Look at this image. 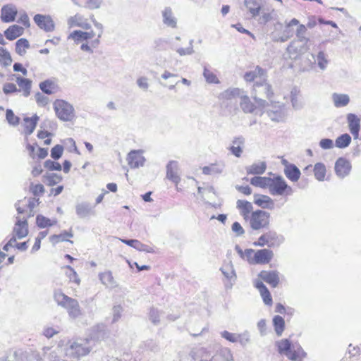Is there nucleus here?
<instances>
[{
  "label": "nucleus",
  "instance_id": "8fccbe9b",
  "mask_svg": "<svg viewBox=\"0 0 361 361\" xmlns=\"http://www.w3.org/2000/svg\"><path fill=\"white\" fill-rule=\"evenodd\" d=\"M298 27L295 32V35L299 42L304 44H307L310 42V39L306 36L307 27L302 24H298Z\"/></svg>",
  "mask_w": 361,
  "mask_h": 361
},
{
  "label": "nucleus",
  "instance_id": "a19ab883",
  "mask_svg": "<svg viewBox=\"0 0 361 361\" xmlns=\"http://www.w3.org/2000/svg\"><path fill=\"white\" fill-rule=\"evenodd\" d=\"M224 164L215 163L202 168V173L205 175H218L223 172Z\"/></svg>",
  "mask_w": 361,
  "mask_h": 361
},
{
  "label": "nucleus",
  "instance_id": "052dcab7",
  "mask_svg": "<svg viewBox=\"0 0 361 361\" xmlns=\"http://www.w3.org/2000/svg\"><path fill=\"white\" fill-rule=\"evenodd\" d=\"M100 43V39H95L92 40L90 44L83 43L80 46V49L87 51L90 54H92L94 52L93 49L97 48Z\"/></svg>",
  "mask_w": 361,
  "mask_h": 361
},
{
  "label": "nucleus",
  "instance_id": "58836bf2",
  "mask_svg": "<svg viewBox=\"0 0 361 361\" xmlns=\"http://www.w3.org/2000/svg\"><path fill=\"white\" fill-rule=\"evenodd\" d=\"M121 241L130 246V247H134L135 249L139 250V251H144V252H153V248L147 245H145V244H142V243H140L139 240H126V239H122Z\"/></svg>",
  "mask_w": 361,
  "mask_h": 361
},
{
  "label": "nucleus",
  "instance_id": "0e129e2a",
  "mask_svg": "<svg viewBox=\"0 0 361 361\" xmlns=\"http://www.w3.org/2000/svg\"><path fill=\"white\" fill-rule=\"evenodd\" d=\"M238 341L243 347H245L246 345L250 343V334L249 331H245L243 333L238 334Z\"/></svg>",
  "mask_w": 361,
  "mask_h": 361
},
{
  "label": "nucleus",
  "instance_id": "bb28decb",
  "mask_svg": "<svg viewBox=\"0 0 361 361\" xmlns=\"http://www.w3.org/2000/svg\"><path fill=\"white\" fill-rule=\"evenodd\" d=\"M212 357L214 361H231L233 360V354L229 348L221 347Z\"/></svg>",
  "mask_w": 361,
  "mask_h": 361
},
{
  "label": "nucleus",
  "instance_id": "f704fd0d",
  "mask_svg": "<svg viewBox=\"0 0 361 361\" xmlns=\"http://www.w3.org/2000/svg\"><path fill=\"white\" fill-rule=\"evenodd\" d=\"M24 29L17 25H13L5 30L4 35L7 39L14 40L23 34Z\"/></svg>",
  "mask_w": 361,
  "mask_h": 361
},
{
  "label": "nucleus",
  "instance_id": "5fc2aeb1",
  "mask_svg": "<svg viewBox=\"0 0 361 361\" xmlns=\"http://www.w3.org/2000/svg\"><path fill=\"white\" fill-rule=\"evenodd\" d=\"M39 86L42 92L47 94H53L54 89L56 87L55 83L50 80H46L43 82H41Z\"/></svg>",
  "mask_w": 361,
  "mask_h": 361
},
{
  "label": "nucleus",
  "instance_id": "f3484780",
  "mask_svg": "<svg viewBox=\"0 0 361 361\" xmlns=\"http://www.w3.org/2000/svg\"><path fill=\"white\" fill-rule=\"evenodd\" d=\"M68 25L70 27L78 26L84 30H90L92 26L83 16L77 13L68 20Z\"/></svg>",
  "mask_w": 361,
  "mask_h": 361
},
{
  "label": "nucleus",
  "instance_id": "680f3d73",
  "mask_svg": "<svg viewBox=\"0 0 361 361\" xmlns=\"http://www.w3.org/2000/svg\"><path fill=\"white\" fill-rule=\"evenodd\" d=\"M168 44V41L164 38H157L154 40L153 48L156 51L165 50Z\"/></svg>",
  "mask_w": 361,
  "mask_h": 361
},
{
  "label": "nucleus",
  "instance_id": "864d4df0",
  "mask_svg": "<svg viewBox=\"0 0 361 361\" xmlns=\"http://www.w3.org/2000/svg\"><path fill=\"white\" fill-rule=\"evenodd\" d=\"M12 61L10 53L6 49L0 47V65L7 67L11 66Z\"/></svg>",
  "mask_w": 361,
  "mask_h": 361
},
{
  "label": "nucleus",
  "instance_id": "de8ad7c7",
  "mask_svg": "<svg viewBox=\"0 0 361 361\" xmlns=\"http://www.w3.org/2000/svg\"><path fill=\"white\" fill-rule=\"evenodd\" d=\"M273 325L274 331L278 336L282 335L285 329V321L283 318L279 315H276L273 318Z\"/></svg>",
  "mask_w": 361,
  "mask_h": 361
},
{
  "label": "nucleus",
  "instance_id": "b1692460",
  "mask_svg": "<svg viewBox=\"0 0 361 361\" xmlns=\"http://www.w3.org/2000/svg\"><path fill=\"white\" fill-rule=\"evenodd\" d=\"M13 77H15L16 81L20 87L19 90L23 91V96L27 97L30 94L32 80L19 75H13Z\"/></svg>",
  "mask_w": 361,
  "mask_h": 361
},
{
  "label": "nucleus",
  "instance_id": "aec40b11",
  "mask_svg": "<svg viewBox=\"0 0 361 361\" xmlns=\"http://www.w3.org/2000/svg\"><path fill=\"white\" fill-rule=\"evenodd\" d=\"M162 21L164 25L171 28L177 27V18L174 16L172 9L170 7H166L161 11Z\"/></svg>",
  "mask_w": 361,
  "mask_h": 361
},
{
  "label": "nucleus",
  "instance_id": "37998d69",
  "mask_svg": "<svg viewBox=\"0 0 361 361\" xmlns=\"http://www.w3.org/2000/svg\"><path fill=\"white\" fill-rule=\"evenodd\" d=\"M236 207L240 210V214L244 217L245 219H247L249 214L252 210V204L246 200H238L236 202Z\"/></svg>",
  "mask_w": 361,
  "mask_h": 361
},
{
  "label": "nucleus",
  "instance_id": "dca6fc26",
  "mask_svg": "<svg viewBox=\"0 0 361 361\" xmlns=\"http://www.w3.org/2000/svg\"><path fill=\"white\" fill-rule=\"evenodd\" d=\"M189 355L194 360L214 361L210 352L204 348H193L191 350Z\"/></svg>",
  "mask_w": 361,
  "mask_h": 361
},
{
  "label": "nucleus",
  "instance_id": "6e6d98bb",
  "mask_svg": "<svg viewBox=\"0 0 361 361\" xmlns=\"http://www.w3.org/2000/svg\"><path fill=\"white\" fill-rule=\"evenodd\" d=\"M29 42L25 38L19 39L16 43V51L20 56L26 52V49L29 48Z\"/></svg>",
  "mask_w": 361,
  "mask_h": 361
},
{
  "label": "nucleus",
  "instance_id": "7ed1b4c3",
  "mask_svg": "<svg viewBox=\"0 0 361 361\" xmlns=\"http://www.w3.org/2000/svg\"><path fill=\"white\" fill-rule=\"evenodd\" d=\"M56 116L63 121H71L75 117L72 104L63 99H56L53 104Z\"/></svg>",
  "mask_w": 361,
  "mask_h": 361
},
{
  "label": "nucleus",
  "instance_id": "5701e85b",
  "mask_svg": "<svg viewBox=\"0 0 361 361\" xmlns=\"http://www.w3.org/2000/svg\"><path fill=\"white\" fill-rule=\"evenodd\" d=\"M94 36L95 33L92 30L90 32L74 30L70 34L68 38L73 39L76 43H80L92 39Z\"/></svg>",
  "mask_w": 361,
  "mask_h": 361
},
{
  "label": "nucleus",
  "instance_id": "473e14b6",
  "mask_svg": "<svg viewBox=\"0 0 361 361\" xmlns=\"http://www.w3.org/2000/svg\"><path fill=\"white\" fill-rule=\"evenodd\" d=\"M75 212L78 216L80 219H85L93 214L92 207L87 202L78 204L75 207Z\"/></svg>",
  "mask_w": 361,
  "mask_h": 361
},
{
  "label": "nucleus",
  "instance_id": "ddd939ff",
  "mask_svg": "<svg viewBox=\"0 0 361 361\" xmlns=\"http://www.w3.org/2000/svg\"><path fill=\"white\" fill-rule=\"evenodd\" d=\"M278 16L274 8H263L259 12V16H257V21L261 25H266L268 22L276 20Z\"/></svg>",
  "mask_w": 361,
  "mask_h": 361
},
{
  "label": "nucleus",
  "instance_id": "79ce46f5",
  "mask_svg": "<svg viewBox=\"0 0 361 361\" xmlns=\"http://www.w3.org/2000/svg\"><path fill=\"white\" fill-rule=\"evenodd\" d=\"M298 24L299 21L296 18H293L290 22L287 23L283 31L282 36L280 37V41L283 42L291 37L293 35V30L291 27L298 25Z\"/></svg>",
  "mask_w": 361,
  "mask_h": 361
},
{
  "label": "nucleus",
  "instance_id": "0eeeda50",
  "mask_svg": "<svg viewBox=\"0 0 361 361\" xmlns=\"http://www.w3.org/2000/svg\"><path fill=\"white\" fill-rule=\"evenodd\" d=\"M33 20L40 29L47 32H52L55 29V23L49 15L36 14Z\"/></svg>",
  "mask_w": 361,
  "mask_h": 361
},
{
  "label": "nucleus",
  "instance_id": "f257e3e1",
  "mask_svg": "<svg viewBox=\"0 0 361 361\" xmlns=\"http://www.w3.org/2000/svg\"><path fill=\"white\" fill-rule=\"evenodd\" d=\"M54 298L58 305L66 310L71 318L76 319L82 314L78 301L65 295L61 290L54 291Z\"/></svg>",
  "mask_w": 361,
  "mask_h": 361
},
{
  "label": "nucleus",
  "instance_id": "774afa93",
  "mask_svg": "<svg viewBox=\"0 0 361 361\" xmlns=\"http://www.w3.org/2000/svg\"><path fill=\"white\" fill-rule=\"evenodd\" d=\"M44 166L49 171H61V165L56 161L48 159L45 161Z\"/></svg>",
  "mask_w": 361,
  "mask_h": 361
},
{
  "label": "nucleus",
  "instance_id": "72a5a7b5",
  "mask_svg": "<svg viewBox=\"0 0 361 361\" xmlns=\"http://www.w3.org/2000/svg\"><path fill=\"white\" fill-rule=\"evenodd\" d=\"M276 345L278 348V352L286 355L288 358L292 350L293 344L289 339H281L276 342Z\"/></svg>",
  "mask_w": 361,
  "mask_h": 361
},
{
  "label": "nucleus",
  "instance_id": "9d476101",
  "mask_svg": "<svg viewBox=\"0 0 361 361\" xmlns=\"http://www.w3.org/2000/svg\"><path fill=\"white\" fill-rule=\"evenodd\" d=\"M346 118L350 133L353 135L354 139H357L360 130V118L355 114L350 113L347 115Z\"/></svg>",
  "mask_w": 361,
  "mask_h": 361
},
{
  "label": "nucleus",
  "instance_id": "1a4fd4ad",
  "mask_svg": "<svg viewBox=\"0 0 361 361\" xmlns=\"http://www.w3.org/2000/svg\"><path fill=\"white\" fill-rule=\"evenodd\" d=\"M18 13V9L14 4H8L2 6L1 18L4 23L13 22Z\"/></svg>",
  "mask_w": 361,
  "mask_h": 361
},
{
  "label": "nucleus",
  "instance_id": "2f4dec72",
  "mask_svg": "<svg viewBox=\"0 0 361 361\" xmlns=\"http://www.w3.org/2000/svg\"><path fill=\"white\" fill-rule=\"evenodd\" d=\"M99 280L102 283L110 288H114L118 286L116 281L114 280L112 272L106 271L99 274Z\"/></svg>",
  "mask_w": 361,
  "mask_h": 361
},
{
  "label": "nucleus",
  "instance_id": "ea45409f",
  "mask_svg": "<svg viewBox=\"0 0 361 361\" xmlns=\"http://www.w3.org/2000/svg\"><path fill=\"white\" fill-rule=\"evenodd\" d=\"M265 75V71L262 68L257 66L252 71L246 72L244 75V79L247 82H252L255 80H261Z\"/></svg>",
  "mask_w": 361,
  "mask_h": 361
},
{
  "label": "nucleus",
  "instance_id": "338daca9",
  "mask_svg": "<svg viewBox=\"0 0 361 361\" xmlns=\"http://www.w3.org/2000/svg\"><path fill=\"white\" fill-rule=\"evenodd\" d=\"M63 147L60 145H55L51 150V157L54 160H57L62 156Z\"/></svg>",
  "mask_w": 361,
  "mask_h": 361
},
{
  "label": "nucleus",
  "instance_id": "423d86ee",
  "mask_svg": "<svg viewBox=\"0 0 361 361\" xmlns=\"http://www.w3.org/2000/svg\"><path fill=\"white\" fill-rule=\"evenodd\" d=\"M90 352V349L86 345V343L73 341L70 343L66 349V356L78 360L80 357L87 355Z\"/></svg>",
  "mask_w": 361,
  "mask_h": 361
},
{
  "label": "nucleus",
  "instance_id": "c03bdc74",
  "mask_svg": "<svg viewBox=\"0 0 361 361\" xmlns=\"http://www.w3.org/2000/svg\"><path fill=\"white\" fill-rule=\"evenodd\" d=\"M240 99V106L243 112L246 114L252 113L255 109V105L251 102L250 98L245 94V92Z\"/></svg>",
  "mask_w": 361,
  "mask_h": 361
},
{
  "label": "nucleus",
  "instance_id": "cd10ccee",
  "mask_svg": "<svg viewBox=\"0 0 361 361\" xmlns=\"http://www.w3.org/2000/svg\"><path fill=\"white\" fill-rule=\"evenodd\" d=\"M254 202L259 207L264 209H273L274 202L271 197L264 195H255Z\"/></svg>",
  "mask_w": 361,
  "mask_h": 361
},
{
  "label": "nucleus",
  "instance_id": "412c9836",
  "mask_svg": "<svg viewBox=\"0 0 361 361\" xmlns=\"http://www.w3.org/2000/svg\"><path fill=\"white\" fill-rule=\"evenodd\" d=\"M267 240V246L269 247H276L280 246L284 242V237L279 235L274 231H269L265 233Z\"/></svg>",
  "mask_w": 361,
  "mask_h": 361
},
{
  "label": "nucleus",
  "instance_id": "6ab92c4d",
  "mask_svg": "<svg viewBox=\"0 0 361 361\" xmlns=\"http://www.w3.org/2000/svg\"><path fill=\"white\" fill-rule=\"evenodd\" d=\"M259 276L274 288L279 285V272L276 271H262L259 273Z\"/></svg>",
  "mask_w": 361,
  "mask_h": 361
},
{
  "label": "nucleus",
  "instance_id": "e2e57ef3",
  "mask_svg": "<svg viewBox=\"0 0 361 361\" xmlns=\"http://www.w3.org/2000/svg\"><path fill=\"white\" fill-rule=\"evenodd\" d=\"M6 120L8 123L12 126H17L20 122L19 117L15 116L13 111L11 109H7L6 113Z\"/></svg>",
  "mask_w": 361,
  "mask_h": 361
},
{
  "label": "nucleus",
  "instance_id": "f03ea898",
  "mask_svg": "<svg viewBox=\"0 0 361 361\" xmlns=\"http://www.w3.org/2000/svg\"><path fill=\"white\" fill-rule=\"evenodd\" d=\"M254 95L253 98L260 108H264L267 105V102L262 97H266L271 100L274 95L271 86L267 82L265 77H262L261 80H256L253 86Z\"/></svg>",
  "mask_w": 361,
  "mask_h": 361
},
{
  "label": "nucleus",
  "instance_id": "a878e982",
  "mask_svg": "<svg viewBox=\"0 0 361 361\" xmlns=\"http://www.w3.org/2000/svg\"><path fill=\"white\" fill-rule=\"evenodd\" d=\"M307 353L299 343L293 344L292 350L288 359L292 361H302L306 357Z\"/></svg>",
  "mask_w": 361,
  "mask_h": 361
},
{
  "label": "nucleus",
  "instance_id": "c85d7f7f",
  "mask_svg": "<svg viewBox=\"0 0 361 361\" xmlns=\"http://www.w3.org/2000/svg\"><path fill=\"white\" fill-rule=\"evenodd\" d=\"M332 101L336 108L346 106L350 103V97L347 94L333 93Z\"/></svg>",
  "mask_w": 361,
  "mask_h": 361
},
{
  "label": "nucleus",
  "instance_id": "3c124183",
  "mask_svg": "<svg viewBox=\"0 0 361 361\" xmlns=\"http://www.w3.org/2000/svg\"><path fill=\"white\" fill-rule=\"evenodd\" d=\"M351 142V137L348 133L342 134L338 136L335 141L336 147L343 149L349 146Z\"/></svg>",
  "mask_w": 361,
  "mask_h": 361
},
{
  "label": "nucleus",
  "instance_id": "4c0bfd02",
  "mask_svg": "<svg viewBox=\"0 0 361 361\" xmlns=\"http://www.w3.org/2000/svg\"><path fill=\"white\" fill-rule=\"evenodd\" d=\"M255 287L260 292L261 296L263 298V301L266 305H270L272 303V298L271 294L266 287V286L263 283L262 281H258L255 283Z\"/></svg>",
  "mask_w": 361,
  "mask_h": 361
},
{
  "label": "nucleus",
  "instance_id": "c756f323",
  "mask_svg": "<svg viewBox=\"0 0 361 361\" xmlns=\"http://www.w3.org/2000/svg\"><path fill=\"white\" fill-rule=\"evenodd\" d=\"M245 169L248 175H262L267 169V163L265 161L255 162L247 166Z\"/></svg>",
  "mask_w": 361,
  "mask_h": 361
},
{
  "label": "nucleus",
  "instance_id": "a211bd4d",
  "mask_svg": "<svg viewBox=\"0 0 361 361\" xmlns=\"http://www.w3.org/2000/svg\"><path fill=\"white\" fill-rule=\"evenodd\" d=\"M244 4L250 16L257 18L262 7V0H244Z\"/></svg>",
  "mask_w": 361,
  "mask_h": 361
},
{
  "label": "nucleus",
  "instance_id": "49530a36",
  "mask_svg": "<svg viewBox=\"0 0 361 361\" xmlns=\"http://www.w3.org/2000/svg\"><path fill=\"white\" fill-rule=\"evenodd\" d=\"M315 61H317L318 67L322 70L324 71L326 69L329 64V59H327L326 54L323 51H319L318 54L314 56Z\"/></svg>",
  "mask_w": 361,
  "mask_h": 361
},
{
  "label": "nucleus",
  "instance_id": "69168bd1",
  "mask_svg": "<svg viewBox=\"0 0 361 361\" xmlns=\"http://www.w3.org/2000/svg\"><path fill=\"white\" fill-rule=\"evenodd\" d=\"M47 183L49 185H55L57 183H60L62 180V177L61 175H58L56 173H49L46 176Z\"/></svg>",
  "mask_w": 361,
  "mask_h": 361
},
{
  "label": "nucleus",
  "instance_id": "e433bc0d",
  "mask_svg": "<svg viewBox=\"0 0 361 361\" xmlns=\"http://www.w3.org/2000/svg\"><path fill=\"white\" fill-rule=\"evenodd\" d=\"M284 173L293 182L298 181L301 174L300 169L295 164L288 165L287 167H285Z\"/></svg>",
  "mask_w": 361,
  "mask_h": 361
},
{
  "label": "nucleus",
  "instance_id": "7c9ffc66",
  "mask_svg": "<svg viewBox=\"0 0 361 361\" xmlns=\"http://www.w3.org/2000/svg\"><path fill=\"white\" fill-rule=\"evenodd\" d=\"M24 133L26 135H31L35 130L37 122L39 121V116L37 115H34L32 117H25L24 118Z\"/></svg>",
  "mask_w": 361,
  "mask_h": 361
},
{
  "label": "nucleus",
  "instance_id": "20e7f679",
  "mask_svg": "<svg viewBox=\"0 0 361 361\" xmlns=\"http://www.w3.org/2000/svg\"><path fill=\"white\" fill-rule=\"evenodd\" d=\"M268 189L272 195H290L293 193L292 188L288 185L283 178L280 176L271 178Z\"/></svg>",
  "mask_w": 361,
  "mask_h": 361
},
{
  "label": "nucleus",
  "instance_id": "9b49d317",
  "mask_svg": "<svg viewBox=\"0 0 361 361\" xmlns=\"http://www.w3.org/2000/svg\"><path fill=\"white\" fill-rule=\"evenodd\" d=\"M128 164L130 168H138L142 166L145 161V157L140 151L133 150L130 152L127 157Z\"/></svg>",
  "mask_w": 361,
  "mask_h": 361
},
{
  "label": "nucleus",
  "instance_id": "39448f33",
  "mask_svg": "<svg viewBox=\"0 0 361 361\" xmlns=\"http://www.w3.org/2000/svg\"><path fill=\"white\" fill-rule=\"evenodd\" d=\"M270 214L263 210L253 212L250 219V225L253 230L267 228L269 226Z\"/></svg>",
  "mask_w": 361,
  "mask_h": 361
},
{
  "label": "nucleus",
  "instance_id": "603ef678",
  "mask_svg": "<svg viewBox=\"0 0 361 361\" xmlns=\"http://www.w3.org/2000/svg\"><path fill=\"white\" fill-rule=\"evenodd\" d=\"M326 166L322 163H317L314 166V174L315 178L319 181H323L326 176Z\"/></svg>",
  "mask_w": 361,
  "mask_h": 361
},
{
  "label": "nucleus",
  "instance_id": "4d7b16f0",
  "mask_svg": "<svg viewBox=\"0 0 361 361\" xmlns=\"http://www.w3.org/2000/svg\"><path fill=\"white\" fill-rule=\"evenodd\" d=\"M56 221H51V219L42 215H37L36 217V224L38 227L44 228L48 226H51L56 224Z\"/></svg>",
  "mask_w": 361,
  "mask_h": 361
},
{
  "label": "nucleus",
  "instance_id": "2eb2a0df",
  "mask_svg": "<svg viewBox=\"0 0 361 361\" xmlns=\"http://www.w3.org/2000/svg\"><path fill=\"white\" fill-rule=\"evenodd\" d=\"M166 178L173 183L178 184L180 178L178 174V163L176 161H170L166 166Z\"/></svg>",
  "mask_w": 361,
  "mask_h": 361
},
{
  "label": "nucleus",
  "instance_id": "f8f14e48",
  "mask_svg": "<svg viewBox=\"0 0 361 361\" xmlns=\"http://www.w3.org/2000/svg\"><path fill=\"white\" fill-rule=\"evenodd\" d=\"M274 257V252L269 249L258 250L254 254L255 264H264L269 263Z\"/></svg>",
  "mask_w": 361,
  "mask_h": 361
},
{
  "label": "nucleus",
  "instance_id": "393cba45",
  "mask_svg": "<svg viewBox=\"0 0 361 361\" xmlns=\"http://www.w3.org/2000/svg\"><path fill=\"white\" fill-rule=\"evenodd\" d=\"M268 116L273 121L280 122L285 118V111L283 105L273 106L271 109L267 111Z\"/></svg>",
  "mask_w": 361,
  "mask_h": 361
},
{
  "label": "nucleus",
  "instance_id": "13d9d810",
  "mask_svg": "<svg viewBox=\"0 0 361 361\" xmlns=\"http://www.w3.org/2000/svg\"><path fill=\"white\" fill-rule=\"evenodd\" d=\"M71 232L64 231L59 235H53L50 237V241L54 245L59 242L69 241L67 238L73 237Z\"/></svg>",
  "mask_w": 361,
  "mask_h": 361
},
{
  "label": "nucleus",
  "instance_id": "c9c22d12",
  "mask_svg": "<svg viewBox=\"0 0 361 361\" xmlns=\"http://www.w3.org/2000/svg\"><path fill=\"white\" fill-rule=\"evenodd\" d=\"M244 92H245L241 89L237 87H231L221 92L220 94V98L227 100H231L237 97L240 98Z\"/></svg>",
  "mask_w": 361,
  "mask_h": 361
},
{
  "label": "nucleus",
  "instance_id": "a18cd8bd",
  "mask_svg": "<svg viewBox=\"0 0 361 361\" xmlns=\"http://www.w3.org/2000/svg\"><path fill=\"white\" fill-rule=\"evenodd\" d=\"M193 39H190L189 42V46L187 48L178 47L175 44H172L171 48L176 51V53L180 56L192 55L194 53L193 49Z\"/></svg>",
  "mask_w": 361,
  "mask_h": 361
},
{
  "label": "nucleus",
  "instance_id": "4be33fe9",
  "mask_svg": "<svg viewBox=\"0 0 361 361\" xmlns=\"http://www.w3.org/2000/svg\"><path fill=\"white\" fill-rule=\"evenodd\" d=\"M13 233L18 239L25 238L28 233L27 219H24L23 220H21L18 219L13 228Z\"/></svg>",
  "mask_w": 361,
  "mask_h": 361
},
{
  "label": "nucleus",
  "instance_id": "bf43d9fd",
  "mask_svg": "<svg viewBox=\"0 0 361 361\" xmlns=\"http://www.w3.org/2000/svg\"><path fill=\"white\" fill-rule=\"evenodd\" d=\"M203 76L208 83L219 84L220 82L216 75L207 67L204 68Z\"/></svg>",
  "mask_w": 361,
  "mask_h": 361
},
{
  "label": "nucleus",
  "instance_id": "4468645a",
  "mask_svg": "<svg viewBox=\"0 0 361 361\" xmlns=\"http://www.w3.org/2000/svg\"><path fill=\"white\" fill-rule=\"evenodd\" d=\"M220 270L224 277L231 282L229 286L226 285V286L231 288L237 278L232 262L230 261L228 263L224 264Z\"/></svg>",
  "mask_w": 361,
  "mask_h": 361
},
{
  "label": "nucleus",
  "instance_id": "09e8293b",
  "mask_svg": "<svg viewBox=\"0 0 361 361\" xmlns=\"http://www.w3.org/2000/svg\"><path fill=\"white\" fill-rule=\"evenodd\" d=\"M271 181V178L262 177V176H255L250 179V183L256 187L262 188H268L269 183Z\"/></svg>",
  "mask_w": 361,
  "mask_h": 361
},
{
  "label": "nucleus",
  "instance_id": "6e6552de",
  "mask_svg": "<svg viewBox=\"0 0 361 361\" xmlns=\"http://www.w3.org/2000/svg\"><path fill=\"white\" fill-rule=\"evenodd\" d=\"M351 168L352 166L350 161L343 157L338 158L335 163L336 173L341 178H343L349 175Z\"/></svg>",
  "mask_w": 361,
  "mask_h": 361
}]
</instances>
